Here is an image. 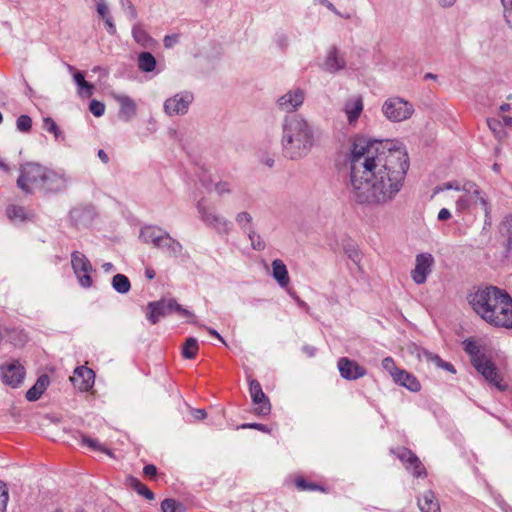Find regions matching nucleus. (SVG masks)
Returning a JSON list of instances; mask_svg holds the SVG:
<instances>
[{
  "instance_id": "f257e3e1",
  "label": "nucleus",
  "mask_w": 512,
  "mask_h": 512,
  "mask_svg": "<svg viewBox=\"0 0 512 512\" xmlns=\"http://www.w3.org/2000/svg\"><path fill=\"white\" fill-rule=\"evenodd\" d=\"M349 193L362 205L383 207L402 190L409 167L402 148H391L380 141L356 140L349 156Z\"/></svg>"
},
{
  "instance_id": "f03ea898",
  "label": "nucleus",
  "mask_w": 512,
  "mask_h": 512,
  "mask_svg": "<svg viewBox=\"0 0 512 512\" xmlns=\"http://www.w3.org/2000/svg\"><path fill=\"white\" fill-rule=\"evenodd\" d=\"M473 311L485 322L495 327L512 328V298L497 287H479L468 294Z\"/></svg>"
},
{
  "instance_id": "7ed1b4c3",
  "label": "nucleus",
  "mask_w": 512,
  "mask_h": 512,
  "mask_svg": "<svg viewBox=\"0 0 512 512\" xmlns=\"http://www.w3.org/2000/svg\"><path fill=\"white\" fill-rule=\"evenodd\" d=\"M280 143L285 157L291 160L302 159L315 144L313 128L299 114L285 116L281 124Z\"/></svg>"
},
{
  "instance_id": "20e7f679",
  "label": "nucleus",
  "mask_w": 512,
  "mask_h": 512,
  "mask_svg": "<svg viewBox=\"0 0 512 512\" xmlns=\"http://www.w3.org/2000/svg\"><path fill=\"white\" fill-rule=\"evenodd\" d=\"M454 190L459 193L455 197V210L457 213H473L480 208L487 216L490 211V202L486 192L471 180L449 181L434 188V194Z\"/></svg>"
},
{
  "instance_id": "39448f33",
  "label": "nucleus",
  "mask_w": 512,
  "mask_h": 512,
  "mask_svg": "<svg viewBox=\"0 0 512 512\" xmlns=\"http://www.w3.org/2000/svg\"><path fill=\"white\" fill-rule=\"evenodd\" d=\"M139 237L143 243L162 250L169 257L177 258L182 253V244L158 226L147 225L142 227Z\"/></svg>"
},
{
  "instance_id": "423d86ee",
  "label": "nucleus",
  "mask_w": 512,
  "mask_h": 512,
  "mask_svg": "<svg viewBox=\"0 0 512 512\" xmlns=\"http://www.w3.org/2000/svg\"><path fill=\"white\" fill-rule=\"evenodd\" d=\"M465 350L471 355L473 366L485 380L496 386L499 390H504L505 385L501 384L502 379L491 360L486 355L480 353L473 342H465Z\"/></svg>"
},
{
  "instance_id": "0eeeda50",
  "label": "nucleus",
  "mask_w": 512,
  "mask_h": 512,
  "mask_svg": "<svg viewBox=\"0 0 512 512\" xmlns=\"http://www.w3.org/2000/svg\"><path fill=\"white\" fill-rule=\"evenodd\" d=\"M173 312H177L180 316L186 317L194 323V314L179 305L173 298L149 302L146 307V317L151 324L158 323L161 318Z\"/></svg>"
},
{
  "instance_id": "6e6552de",
  "label": "nucleus",
  "mask_w": 512,
  "mask_h": 512,
  "mask_svg": "<svg viewBox=\"0 0 512 512\" xmlns=\"http://www.w3.org/2000/svg\"><path fill=\"white\" fill-rule=\"evenodd\" d=\"M381 112L388 121L400 123L410 119L415 109L408 100L399 96H391L383 102Z\"/></svg>"
},
{
  "instance_id": "1a4fd4ad",
  "label": "nucleus",
  "mask_w": 512,
  "mask_h": 512,
  "mask_svg": "<svg viewBox=\"0 0 512 512\" xmlns=\"http://www.w3.org/2000/svg\"><path fill=\"white\" fill-rule=\"evenodd\" d=\"M44 166L38 163H25L20 168V175L17 179V186L25 193H34L41 190L43 185Z\"/></svg>"
},
{
  "instance_id": "9d476101",
  "label": "nucleus",
  "mask_w": 512,
  "mask_h": 512,
  "mask_svg": "<svg viewBox=\"0 0 512 512\" xmlns=\"http://www.w3.org/2000/svg\"><path fill=\"white\" fill-rule=\"evenodd\" d=\"M197 210L201 220L208 226L213 228L218 234L226 235L231 230V222L223 215L217 212L214 207L206 206L199 202Z\"/></svg>"
},
{
  "instance_id": "9b49d317",
  "label": "nucleus",
  "mask_w": 512,
  "mask_h": 512,
  "mask_svg": "<svg viewBox=\"0 0 512 512\" xmlns=\"http://www.w3.org/2000/svg\"><path fill=\"white\" fill-rule=\"evenodd\" d=\"M71 178L63 169H51L44 166V177L41 191L57 193L68 188Z\"/></svg>"
},
{
  "instance_id": "f8f14e48",
  "label": "nucleus",
  "mask_w": 512,
  "mask_h": 512,
  "mask_svg": "<svg viewBox=\"0 0 512 512\" xmlns=\"http://www.w3.org/2000/svg\"><path fill=\"white\" fill-rule=\"evenodd\" d=\"M71 265L79 284L84 288H89L92 285L90 274L93 271L89 259L83 253L74 251L71 254Z\"/></svg>"
},
{
  "instance_id": "ddd939ff",
  "label": "nucleus",
  "mask_w": 512,
  "mask_h": 512,
  "mask_svg": "<svg viewBox=\"0 0 512 512\" xmlns=\"http://www.w3.org/2000/svg\"><path fill=\"white\" fill-rule=\"evenodd\" d=\"M193 99V94L188 91L176 93L165 100L164 112L171 117L185 115L188 112Z\"/></svg>"
},
{
  "instance_id": "4468645a",
  "label": "nucleus",
  "mask_w": 512,
  "mask_h": 512,
  "mask_svg": "<svg viewBox=\"0 0 512 512\" xmlns=\"http://www.w3.org/2000/svg\"><path fill=\"white\" fill-rule=\"evenodd\" d=\"M306 93L302 88L290 89L277 99L278 109L285 113L297 111L304 103Z\"/></svg>"
},
{
  "instance_id": "2eb2a0df",
  "label": "nucleus",
  "mask_w": 512,
  "mask_h": 512,
  "mask_svg": "<svg viewBox=\"0 0 512 512\" xmlns=\"http://www.w3.org/2000/svg\"><path fill=\"white\" fill-rule=\"evenodd\" d=\"M434 262V257L430 253L416 255L415 267L411 271L412 280L418 285L424 284L432 273Z\"/></svg>"
},
{
  "instance_id": "dca6fc26",
  "label": "nucleus",
  "mask_w": 512,
  "mask_h": 512,
  "mask_svg": "<svg viewBox=\"0 0 512 512\" xmlns=\"http://www.w3.org/2000/svg\"><path fill=\"white\" fill-rule=\"evenodd\" d=\"M363 109L364 101L361 95H352L344 101L342 111L349 127L355 128L357 126Z\"/></svg>"
},
{
  "instance_id": "f3484780",
  "label": "nucleus",
  "mask_w": 512,
  "mask_h": 512,
  "mask_svg": "<svg viewBox=\"0 0 512 512\" xmlns=\"http://www.w3.org/2000/svg\"><path fill=\"white\" fill-rule=\"evenodd\" d=\"M1 377L6 385L18 387L24 379L25 369L19 361H11L0 366Z\"/></svg>"
},
{
  "instance_id": "a211bd4d",
  "label": "nucleus",
  "mask_w": 512,
  "mask_h": 512,
  "mask_svg": "<svg viewBox=\"0 0 512 512\" xmlns=\"http://www.w3.org/2000/svg\"><path fill=\"white\" fill-rule=\"evenodd\" d=\"M321 67L328 73L336 74L346 68V59L336 46H331L326 51Z\"/></svg>"
},
{
  "instance_id": "6ab92c4d",
  "label": "nucleus",
  "mask_w": 512,
  "mask_h": 512,
  "mask_svg": "<svg viewBox=\"0 0 512 512\" xmlns=\"http://www.w3.org/2000/svg\"><path fill=\"white\" fill-rule=\"evenodd\" d=\"M249 391L252 401L255 405V413L258 415H267L270 413L271 406L268 398L264 394L260 383L257 380L249 381Z\"/></svg>"
},
{
  "instance_id": "aec40b11",
  "label": "nucleus",
  "mask_w": 512,
  "mask_h": 512,
  "mask_svg": "<svg viewBox=\"0 0 512 512\" xmlns=\"http://www.w3.org/2000/svg\"><path fill=\"white\" fill-rule=\"evenodd\" d=\"M340 375L346 380H356L366 375V369L347 357L338 360Z\"/></svg>"
},
{
  "instance_id": "412c9836",
  "label": "nucleus",
  "mask_w": 512,
  "mask_h": 512,
  "mask_svg": "<svg viewBox=\"0 0 512 512\" xmlns=\"http://www.w3.org/2000/svg\"><path fill=\"white\" fill-rule=\"evenodd\" d=\"M398 457L404 463L406 469L411 471L415 477L426 476L425 467L423 466L420 459L411 450H401L398 454Z\"/></svg>"
},
{
  "instance_id": "4be33fe9",
  "label": "nucleus",
  "mask_w": 512,
  "mask_h": 512,
  "mask_svg": "<svg viewBox=\"0 0 512 512\" xmlns=\"http://www.w3.org/2000/svg\"><path fill=\"white\" fill-rule=\"evenodd\" d=\"M94 372L85 366L77 367L70 378L73 385L80 391H88L94 384Z\"/></svg>"
},
{
  "instance_id": "5701e85b",
  "label": "nucleus",
  "mask_w": 512,
  "mask_h": 512,
  "mask_svg": "<svg viewBox=\"0 0 512 512\" xmlns=\"http://www.w3.org/2000/svg\"><path fill=\"white\" fill-rule=\"evenodd\" d=\"M95 10L98 18L104 22L106 31L110 35H115L117 29L108 2L106 0H95Z\"/></svg>"
},
{
  "instance_id": "b1692460",
  "label": "nucleus",
  "mask_w": 512,
  "mask_h": 512,
  "mask_svg": "<svg viewBox=\"0 0 512 512\" xmlns=\"http://www.w3.org/2000/svg\"><path fill=\"white\" fill-rule=\"evenodd\" d=\"M113 98L120 105V119L129 121L136 115L137 106L132 98L124 94H113Z\"/></svg>"
},
{
  "instance_id": "393cba45",
  "label": "nucleus",
  "mask_w": 512,
  "mask_h": 512,
  "mask_svg": "<svg viewBox=\"0 0 512 512\" xmlns=\"http://www.w3.org/2000/svg\"><path fill=\"white\" fill-rule=\"evenodd\" d=\"M393 381L411 392H418L421 389V384L418 379L413 374L403 369H400L397 374H395Z\"/></svg>"
},
{
  "instance_id": "a878e982",
  "label": "nucleus",
  "mask_w": 512,
  "mask_h": 512,
  "mask_svg": "<svg viewBox=\"0 0 512 512\" xmlns=\"http://www.w3.org/2000/svg\"><path fill=\"white\" fill-rule=\"evenodd\" d=\"M272 272L271 275L278 285L282 288H286L290 283V277L286 265L281 259H275L271 264Z\"/></svg>"
},
{
  "instance_id": "bb28decb",
  "label": "nucleus",
  "mask_w": 512,
  "mask_h": 512,
  "mask_svg": "<svg viewBox=\"0 0 512 512\" xmlns=\"http://www.w3.org/2000/svg\"><path fill=\"white\" fill-rule=\"evenodd\" d=\"M417 502L421 512H440L439 502L431 490L425 491Z\"/></svg>"
},
{
  "instance_id": "cd10ccee",
  "label": "nucleus",
  "mask_w": 512,
  "mask_h": 512,
  "mask_svg": "<svg viewBox=\"0 0 512 512\" xmlns=\"http://www.w3.org/2000/svg\"><path fill=\"white\" fill-rule=\"evenodd\" d=\"M50 380L47 375H41L36 383L27 391L26 398L28 401L38 400L49 386Z\"/></svg>"
},
{
  "instance_id": "c85d7f7f",
  "label": "nucleus",
  "mask_w": 512,
  "mask_h": 512,
  "mask_svg": "<svg viewBox=\"0 0 512 512\" xmlns=\"http://www.w3.org/2000/svg\"><path fill=\"white\" fill-rule=\"evenodd\" d=\"M132 36L133 39L144 48H149L154 44L153 38L149 36L143 25L140 23L133 26Z\"/></svg>"
},
{
  "instance_id": "c756f323",
  "label": "nucleus",
  "mask_w": 512,
  "mask_h": 512,
  "mask_svg": "<svg viewBox=\"0 0 512 512\" xmlns=\"http://www.w3.org/2000/svg\"><path fill=\"white\" fill-rule=\"evenodd\" d=\"M7 217L14 222H23L33 217V214L26 211L24 207L9 205L6 209Z\"/></svg>"
},
{
  "instance_id": "7c9ffc66",
  "label": "nucleus",
  "mask_w": 512,
  "mask_h": 512,
  "mask_svg": "<svg viewBox=\"0 0 512 512\" xmlns=\"http://www.w3.org/2000/svg\"><path fill=\"white\" fill-rule=\"evenodd\" d=\"M73 78L78 86V95L80 97L88 98L93 95L94 86L85 80L81 72L74 73Z\"/></svg>"
},
{
  "instance_id": "2f4dec72",
  "label": "nucleus",
  "mask_w": 512,
  "mask_h": 512,
  "mask_svg": "<svg viewBox=\"0 0 512 512\" xmlns=\"http://www.w3.org/2000/svg\"><path fill=\"white\" fill-rule=\"evenodd\" d=\"M127 485L135 490L139 495L143 496L147 500L154 499V493L142 482L133 476H128L126 479Z\"/></svg>"
},
{
  "instance_id": "473e14b6",
  "label": "nucleus",
  "mask_w": 512,
  "mask_h": 512,
  "mask_svg": "<svg viewBox=\"0 0 512 512\" xmlns=\"http://www.w3.org/2000/svg\"><path fill=\"white\" fill-rule=\"evenodd\" d=\"M137 65L140 71L149 73L156 68V59L150 52H141L138 55Z\"/></svg>"
},
{
  "instance_id": "72a5a7b5",
  "label": "nucleus",
  "mask_w": 512,
  "mask_h": 512,
  "mask_svg": "<svg viewBox=\"0 0 512 512\" xmlns=\"http://www.w3.org/2000/svg\"><path fill=\"white\" fill-rule=\"evenodd\" d=\"M198 350L199 345L197 339L194 337H189L183 344L181 353L185 359H194L198 353Z\"/></svg>"
},
{
  "instance_id": "f704fd0d",
  "label": "nucleus",
  "mask_w": 512,
  "mask_h": 512,
  "mask_svg": "<svg viewBox=\"0 0 512 512\" xmlns=\"http://www.w3.org/2000/svg\"><path fill=\"white\" fill-rule=\"evenodd\" d=\"M81 444L87 446L93 451L105 453L110 457L113 456V453L103 444H101L97 439L90 438L86 435H81Z\"/></svg>"
},
{
  "instance_id": "c9c22d12",
  "label": "nucleus",
  "mask_w": 512,
  "mask_h": 512,
  "mask_svg": "<svg viewBox=\"0 0 512 512\" xmlns=\"http://www.w3.org/2000/svg\"><path fill=\"white\" fill-rule=\"evenodd\" d=\"M112 286L118 293L121 294L128 293L131 288L129 279L123 274H116L113 277Z\"/></svg>"
},
{
  "instance_id": "e433bc0d",
  "label": "nucleus",
  "mask_w": 512,
  "mask_h": 512,
  "mask_svg": "<svg viewBox=\"0 0 512 512\" xmlns=\"http://www.w3.org/2000/svg\"><path fill=\"white\" fill-rule=\"evenodd\" d=\"M252 215L246 211H242L236 214L235 221L239 225V227L246 232L249 233V230L252 229Z\"/></svg>"
},
{
  "instance_id": "4c0bfd02",
  "label": "nucleus",
  "mask_w": 512,
  "mask_h": 512,
  "mask_svg": "<svg viewBox=\"0 0 512 512\" xmlns=\"http://www.w3.org/2000/svg\"><path fill=\"white\" fill-rule=\"evenodd\" d=\"M343 251L347 257L352 260L355 264H358L361 260V255L358 247L353 242H347L343 246Z\"/></svg>"
},
{
  "instance_id": "58836bf2",
  "label": "nucleus",
  "mask_w": 512,
  "mask_h": 512,
  "mask_svg": "<svg viewBox=\"0 0 512 512\" xmlns=\"http://www.w3.org/2000/svg\"><path fill=\"white\" fill-rule=\"evenodd\" d=\"M163 512H185L184 506L174 499H165L161 503Z\"/></svg>"
},
{
  "instance_id": "ea45409f",
  "label": "nucleus",
  "mask_w": 512,
  "mask_h": 512,
  "mask_svg": "<svg viewBox=\"0 0 512 512\" xmlns=\"http://www.w3.org/2000/svg\"><path fill=\"white\" fill-rule=\"evenodd\" d=\"M487 124L489 129L495 135V137H497L498 139H502L505 137L506 133L502 127L501 120L496 118H489L487 119Z\"/></svg>"
},
{
  "instance_id": "a19ab883",
  "label": "nucleus",
  "mask_w": 512,
  "mask_h": 512,
  "mask_svg": "<svg viewBox=\"0 0 512 512\" xmlns=\"http://www.w3.org/2000/svg\"><path fill=\"white\" fill-rule=\"evenodd\" d=\"M121 8L130 21H134L138 17L137 10L130 0H120Z\"/></svg>"
},
{
  "instance_id": "79ce46f5",
  "label": "nucleus",
  "mask_w": 512,
  "mask_h": 512,
  "mask_svg": "<svg viewBox=\"0 0 512 512\" xmlns=\"http://www.w3.org/2000/svg\"><path fill=\"white\" fill-rule=\"evenodd\" d=\"M43 129L49 133H52L56 139L62 136V131L60 130L56 122L50 117H46L43 119Z\"/></svg>"
},
{
  "instance_id": "37998d69",
  "label": "nucleus",
  "mask_w": 512,
  "mask_h": 512,
  "mask_svg": "<svg viewBox=\"0 0 512 512\" xmlns=\"http://www.w3.org/2000/svg\"><path fill=\"white\" fill-rule=\"evenodd\" d=\"M427 359L435 363L436 366L445 369L449 372L455 373V369L452 364L443 361L438 355L427 354Z\"/></svg>"
},
{
  "instance_id": "c03bdc74",
  "label": "nucleus",
  "mask_w": 512,
  "mask_h": 512,
  "mask_svg": "<svg viewBox=\"0 0 512 512\" xmlns=\"http://www.w3.org/2000/svg\"><path fill=\"white\" fill-rule=\"evenodd\" d=\"M17 129L21 132H28L32 127V119L28 115H21L16 121Z\"/></svg>"
},
{
  "instance_id": "a18cd8bd",
  "label": "nucleus",
  "mask_w": 512,
  "mask_h": 512,
  "mask_svg": "<svg viewBox=\"0 0 512 512\" xmlns=\"http://www.w3.org/2000/svg\"><path fill=\"white\" fill-rule=\"evenodd\" d=\"M248 237L251 241V245L255 250H263L265 248V243L261 239V236L257 234L254 230H249Z\"/></svg>"
},
{
  "instance_id": "49530a36",
  "label": "nucleus",
  "mask_w": 512,
  "mask_h": 512,
  "mask_svg": "<svg viewBox=\"0 0 512 512\" xmlns=\"http://www.w3.org/2000/svg\"><path fill=\"white\" fill-rule=\"evenodd\" d=\"M382 367L384 370H386L390 374V376L392 378L400 370V368H398L395 365V362H394L393 358H391V357H386L382 360Z\"/></svg>"
},
{
  "instance_id": "de8ad7c7",
  "label": "nucleus",
  "mask_w": 512,
  "mask_h": 512,
  "mask_svg": "<svg viewBox=\"0 0 512 512\" xmlns=\"http://www.w3.org/2000/svg\"><path fill=\"white\" fill-rule=\"evenodd\" d=\"M501 3L503 6V15L505 21L508 24V26L512 29V0H509V2L502 0Z\"/></svg>"
},
{
  "instance_id": "09e8293b",
  "label": "nucleus",
  "mask_w": 512,
  "mask_h": 512,
  "mask_svg": "<svg viewBox=\"0 0 512 512\" xmlns=\"http://www.w3.org/2000/svg\"><path fill=\"white\" fill-rule=\"evenodd\" d=\"M89 110L94 116L100 117L105 112V105L100 101L92 100L89 105Z\"/></svg>"
},
{
  "instance_id": "8fccbe9b",
  "label": "nucleus",
  "mask_w": 512,
  "mask_h": 512,
  "mask_svg": "<svg viewBox=\"0 0 512 512\" xmlns=\"http://www.w3.org/2000/svg\"><path fill=\"white\" fill-rule=\"evenodd\" d=\"M8 499L9 496L6 485L2 481H0V512L6 511Z\"/></svg>"
},
{
  "instance_id": "3c124183",
  "label": "nucleus",
  "mask_w": 512,
  "mask_h": 512,
  "mask_svg": "<svg viewBox=\"0 0 512 512\" xmlns=\"http://www.w3.org/2000/svg\"><path fill=\"white\" fill-rule=\"evenodd\" d=\"M214 190L219 196H223L231 192V185L227 181H219L214 184Z\"/></svg>"
},
{
  "instance_id": "603ef678",
  "label": "nucleus",
  "mask_w": 512,
  "mask_h": 512,
  "mask_svg": "<svg viewBox=\"0 0 512 512\" xmlns=\"http://www.w3.org/2000/svg\"><path fill=\"white\" fill-rule=\"evenodd\" d=\"M296 485L301 490H316L319 488L317 485L309 484L303 479H298Z\"/></svg>"
},
{
  "instance_id": "864d4df0",
  "label": "nucleus",
  "mask_w": 512,
  "mask_h": 512,
  "mask_svg": "<svg viewBox=\"0 0 512 512\" xmlns=\"http://www.w3.org/2000/svg\"><path fill=\"white\" fill-rule=\"evenodd\" d=\"M177 41H178L177 36H175V35H167V36H165L163 42H164V46L166 48H171V47H173L177 43Z\"/></svg>"
},
{
  "instance_id": "5fc2aeb1",
  "label": "nucleus",
  "mask_w": 512,
  "mask_h": 512,
  "mask_svg": "<svg viewBox=\"0 0 512 512\" xmlns=\"http://www.w3.org/2000/svg\"><path fill=\"white\" fill-rule=\"evenodd\" d=\"M276 43L280 48H284L288 44V37L283 33L277 34Z\"/></svg>"
},
{
  "instance_id": "6e6d98bb",
  "label": "nucleus",
  "mask_w": 512,
  "mask_h": 512,
  "mask_svg": "<svg viewBox=\"0 0 512 512\" xmlns=\"http://www.w3.org/2000/svg\"><path fill=\"white\" fill-rule=\"evenodd\" d=\"M143 473L148 477H154L157 474L156 466L149 464L143 468Z\"/></svg>"
},
{
  "instance_id": "4d7b16f0",
  "label": "nucleus",
  "mask_w": 512,
  "mask_h": 512,
  "mask_svg": "<svg viewBox=\"0 0 512 512\" xmlns=\"http://www.w3.org/2000/svg\"><path fill=\"white\" fill-rule=\"evenodd\" d=\"M451 216H452V215H451V212H450V210H449V209H447V208H442V209L439 211L437 218H438V220H439V221H446V220L450 219V218H451Z\"/></svg>"
},
{
  "instance_id": "13d9d810",
  "label": "nucleus",
  "mask_w": 512,
  "mask_h": 512,
  "mask_svg": "<svg viewBox=\"0 0 512 512\" xmlns=\"http://www.w3.org/2000/svg\"><path fill=\"white\" fill-rule=\"evenodd\" d=\"M191 413H192V416L194 417V419H196V420H202V419L206 418V415H207L205 410H203V409H193L191 411Z\"/></svg>"
},
{
  "instance_id": "bf43d9fd",
  "label": "nucleus",
  "mask_w": 512,
  "mask_h": 512,
  "mask_svg": "<svg viewBox=\"0 0 512 512\" xmlns=\"http://www.w3.org/2000/svg\"><path fill=\"white\" fill-rule=\"evenodd\" d=\"M242 428H254V429H257V430H260V431H263V432L267 431V428H266L265 425L258 424V423L244 424V425H242Z\"/></svg>"
},
{
  "instance_id": "052dcab7",
  "label": "nucleus",
  "mask_w": 512,
  "mask_h": 512,
  "mask_svg": "<svg viewBox=\"0 0 512 512\" xmlns=\"http://www.w3.org/2000/svg\"><path fill=\"white\" fill-rule=\"evenodd\" d=\"M302 350H303V352H304V353H306L309 357L314 356V355H315V352H316V349H315L314 347H312V346H308V345L304 346V347L302 348Z\"/></svg>"
},
{
  "instance_id": "680f3d73",
  "label": "nucleus",
  "mask_w": 512,
  "mask_h": 512,
  "mask_svg": "<svg viewBox=\"0 0 512 512\" xmlns=\"http://www.w3.org/2000/svg\"><path fill=\"white\" fill-rule=\"evenodd\" d=\"M98 157H99V158L101 159V161H102L103 163H105V164H106V163H108V161H109V157H108L107 153H106L104 150H102V149H100V150L98 151Z\"/></svg>"
},
{
  "instance_id": "e2e57ef3",
  "label": "nucleus",
  "mask_w": 512,
  "mask_h": 512,
  "mask_svg": "<svg viewBox=\"0 0 512 512\" xmlns=\"http://www.w3.org/2000/svg\"><path fill=\"white\" fill-rule=\"evenodd\" d=\"M502 126L505 125L509 128H512V117L509 116H502Z\"/></svg>"
},
{
  "instance_id": "0e129e2a",
  "label": "nucleus",
  "mask_w": 512,
  "mask_h": 512,
  "mask_svg": "<svg viewBox=\"0 0 512 512\" xmlns=\"http://www.w3.org/2000/svg\"><path fill=\"white\" fill-rule=\"evenodd\" d=\"M145 276H146L148 279H150V280L154 279V277H155V271H154V269H153V268H151V267H147V268L145 269Z\"/></svg>"
},
{
  "instance_id": "69168bd1",
  "label": "nucleus",
  "mask_w": 512,
  "mask_h": 512,
  "mask_svg": "<svg viewBox=\"0 0 512 512\" xmlns=\"http://www.w3.org/2000/svg\"><path fill=\"white\" fill-rule=\"evenodd\" d=\"M207 330H208V332H209L212 336H214V337L218 338L220 341H222L223 343H225V342H224V339L221 337V335H220L216 330H214V329H212V328H208Z\"/></svg>"
},
{
  "instance_id": "338daca9",
  "label": "nucleus",
  "mask_w": 512,
  "mask_h": 512,
  "mask_svg": "<svg viewBox=\"0 0 512 512\" xmlns=\"http://www.w3.org/2000/svg\"><path fill=\"white\" fill-rule=\"evenodd\" d=\"M102 269L105 271V272H111L113 269H114V266L112 263L110 262H107V263H104L102 265Z\"/></svg>"
},
{
  "instance_id": "774afa93",
  "label": "nucleus",
  "mask_w": 512,
  "mask_h": 512,
  "mask_svg": "<svg viewBox=\"0 0 512 512\" xmlns=\"http://www.w3.org/2000/svg\"><path fill=\"white\" fill-rule=\"evenodd\" d=\"M439 4L446 7L454 4L455 0H438Z\"/></svg>"
}]
</instances>
